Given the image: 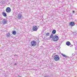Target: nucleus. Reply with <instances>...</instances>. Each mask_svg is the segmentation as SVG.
I'll use <instances>...</instances> for the list:
<instances>
[{
  "mask_svg": "<svg viewBox=\"0 0 77 77\" xmlns=\"http://www.w3.org/2000/svg\"><path fill=\"white\" fill-rule=\"evenodd\" d=\"M50 38H52V39H53L54 41L55 42L57 41V40H59V37L57 36V35H55L53 36L52 34H51L50 35Z\"/></svg>",
  "mask_w": 77,
  "mask_h": 77,
  "instance_id": "f257e3e1",
  "label": "nucleus"
},
{
  "mask_svg": "<svg viewBox=\"0 0 77 77\" xmlns=\"http://www.w3.org/2000/svg\"><path fill=\"white\" fill-rule=\"evenodd\" d=\"M53 58L55 61H58L60 60V57L57 55H54Z\"/></svg>",
  "mask_w": 77,
  "mask_h": 77,
  "instance_id": "f03ea898",
  "label": "nucleus"
},
{
  "mask_svg": "<svg viewBox=\"0 0 77 77\" xmlns=\"http://www.w3.org/2000/svg\"><path fill=\"white\" fill-rule=\"evenodd\" d=\"M31 46H33V47L36 46V42L35 40L32 41L31 42Z\"/></svg>",
  "mask_w": 77,
  "mask_h": 77,
  "instance_id": "7ed1b4c3",
  "label": "nucleus"
},
{
  "mask_svg": "<svg viewBox=\"0 0 77 77\" xmlns=\"http://www.w3.org/2000/svg\"><path fill=\"white\" fill-rule=\"evenodd\" d=\"M17 19L19 20H21V19L23 18V15L20 13L18 14L17 17Z\"/></svg>",
  "mask_w": 77,
  "mask_h": 77,
  "instance_id": "20e7f679",
  "label": "nucleus"
},
{
  "mask_svg": "<svg viewBox=\"0 0 77 77\" xmlns=\"http://www.w3.org/2000/svg\"><path fill=\"white\" fill-rule=\"evenodd\" d=\"M32 30L33 31L36 32L38 30V27L34 25L32 27Z\"/></svg>",
  "mask_w": 77,
  "mask_h": 77,
  "instance_id": "39448f33",
  "label": "nucleus"
},
{
  "mask_svg": "<svg viewBox=\"0 0 77 77\" xmlns=\"http://www.w3.org/2000/svg\"><path fill=\"white\" fill-rule=\"evenodd\" d=\"M11 8L10 7H7L6 9V11L7 12V13H9V12H11Z\"/></svg>",
  "mask_w": 77,
  "mask_h": 77,
  "instance_id": "423d86ee",
  "label": "nucleus"
},
{
  "mask_svg": "<svg viewBox=\"0 0 77 77\" xmlns=\"http://www.w3.org/2000/svg\"><path fill=\"white\" fill-rule=\"evenodd\" d=\"M8 23V20H6V19H4L2 21V23L3 24H7Z\"/></svg>",
  "mask_w": 77,
  "mask_h": 77,
  "instance_id": "0eeeda50",
  "label": "nucleus"
},
{
  "mask_svg": "<svg viewBox=\"0 0 77 77\" xmlns=\"http://www.w3.org/2000/svg\"><path fill=\"white\" fill-rule=\"evenodd\" d=\"M70 25L71 26H74L75 25V23L74 22H71L70 23Z\"/></svg>",
  "mask_w": 77,
  "mask_h": 77,
  "instance_id": "6e6552de",
  "label": "nucleus"
},
{
  "mask_svg": "<svg viewBox=\"0 0 77 77\" xmlns=\"http://www.w3.org/2000/svg\"><path fill=\"white\" fill-rule=\"evenodd\" d=\"M66 44L68 46H69L71 45V43L69 41H67L66 42Z\"/></svg>",
  "mask_w": 77,
  "mask_h": 77,
  "instance_id": "1a4fd4ad",
  "label": "nucleus"
},
{
  "mask_svg": "<svg viewBox=\"0 0 77 77\" xmlns=\"http://www.w3.org/2000/svg\"><path fill=\"white\" fill-rule=\"evenodd\" d=\"M2 14L4 16V17H7V14H6V13L5 12V11H4L3 12H2Z\"/></svg>",
  "mask_w": 77,
  "mask_h": 77,
  "instance_id": "9d476101",
  "label": "nucleus"
},
{
  "mask_svg": "<svg viewBox=\"0 0 77 77\" xmlns=\"http://www.w3.org/2000/svg\"><path fill=\"white\" fill-rule=\"evenodd\" d=\"M56 33V31L55 30H52L51 34L53 35V34H55Z\"/></svg>",
  "mask_w": 77,
  "mask_h": 77,
  "instance_id": "9b49d317",
  "label": "nucleus"
},
{
  "mask_svg": "<svg viewBox=\"0 0 77 77\" xmlns=\"http://www.w3.org/2000/svg\"><path fill=\"white\" fill-rule=\"evenodd\" d=\"M63 56V57H66V58H67V57H69L63 54H61Z\"/></svg>",
  "mask_w": 77,
  "mask_h": 77,
  "instance_id": "f8f14e48",
  "label": "nucleus"
},
{
  "mask_svg": "<svg viewBox=\"0 0 77 77\" xmlns=\"http://www.w3.org/2000/svg\"><path fill=\"white\" fill-rule=\"evenodd\" d=\"M12 34L13 35H16V33H17V32H16V31H12Z\"/></svg>",
  "mask_w": 77,
  "mask_h": 77,
  "instance_id": "ddd939ff",
  "label": "nucleus"
},
{
  "mask_svg": "<svg viewBox=\"0 0 77 77\" xmlns=\"http://www.w3.org/2000/svg\"><path fill=\"white\" fill-rule=\"evenodd\" d=\"M7 36L8 38H10V37H11V34H10V33H9L7 34Z\"/></svg>",
  "mask_w": 77,
  "mask_h": 77,
  "instance_id": "4468645a",
  "label": "nucleus"
},
{
  "mask_svg": "<svg viewBox=\"0 0 77 77\" xmlns=\"http://www.w3.org/2000/svg\"><path fill=\"white\" fill-rule=\"evenodd\" d=\"M50 35V33L49 32L47 33L46 34V36H49Z\"/></svg>",
  "mask_w": 77,
  "mask_h": 77,
  "instance_id": "2eb2a0df",
  "label": "nucleus"
},
{
  "mask_svg": "<svg viewBox=\"0 0 77 77\" xmlns=\"http://www.w3.org/2000/svg\"><path fill=\"white\" fill-rule=\"evenodd\" d=\"M14 65L15 66H17V63H14Z\"/></svg>",
  "mask_w": 77,
  "mask_h": 77,
  "instance_id": "dca6fc26",
  "label": "nucleus"
},
{
  "mask_svg": "<svg viewBox=\"0 0 77 77\" xmlns=\"http://www.w3.org/2000/svg\"><path fill=\"white\" fill-rule=\"evenodd\" d=\"M45 77H50V76L49 75H47L45 76Z\"/></svg>",
  "mask_w": 77,
  "mask_h": 77,
  "instance_id": "f3484780",
  "label": "nucleus"
},
{
  "mask_svg": "<svg viewBox=\"0 0 77 77\" xmlns=\"http://www.w3.org/2000/svg\"><path fill=\"white\" fill-rule=\"evenodd\" d=\"M73 46V45H71L70 46V47H72V46Z\"/></svg>",
  "mask_w": 77,
  "mask_h": 77,
  "instance_id": "a211bd4d",
  "label": "nucleus"
},
{
  "mask_svg": "<svg viewBox=\"0 0 77 77\" xmlns=\"http://www.w3.org/2000/svg\"><path fill=\"white\" fill-rule=\"evenodd\" d=\"M74 12H75V11H72V13H74Z\"/></svg>",
  "mask_w": 77,
  "mask_h": 77,
  "instance_id": "6ab92c4d",
  "label": "nucleus"
},
{
  "mask_svg": "<svg viewBox=\"0 0 77 77\" xmlns=\"http://www.w3.org/2000/svg\"><path fill=\"white\" fill-rule=\"evenodd\" d=\"M17 77H21V76H20V75H19Z\"/></svg>",
  "mask_w": 77,
  "mask_h": 77,
  "instance_id": "aec40b11",
  "label": "nucleus"
},
{
  "mask_svg": "<svg viewBox=\"0 0 77 77\" xmlns=\"http://www.w3.org/2000/svg\"><path fill=\"white\" fill-rule=\"evenodd\" d=\"M17 56V55H14V56Z\"/></svg>",
  "mask_w": 77,
  "mask_h": 77,
  "instance_id": "412c9836",
  "label": "nucleus"
},
{
  "mask_svg": "<svg viewBox=\"0 0 77 77\" xmlns=\"http://www.w3.org/2000/svg\"><path fill=\"white\" fill-rule=\"evenodd\" d=\"M55 54H56L54 53V55H55Z\"/></svg>",
  "mask_w": 77,
  "mask_h": 77,
  "instance_id": "4be33fe9",
  "label": "nucleus"
},
{
  "mask_svg": "<svg viewBox=\"0 0 77 77\" xmlns=\"http://www.w3.org/2000/svg\"><path fill=\"white\" fill-rule=\"evenodd\" d=\"M52 57H53V55H52Z\"/></svg>",
  "mask_w": 77,
  "mask_h": 77,
  "instance_id": "5701e85b",
  "label": "nucleus"
},
{
  "mask_svg": "<svg viewBox=\"0 0 77 77\" xmlns=\"http://www.w3.org/2000/svg\"><path fill=\"white\" fill-rule=\"evenodd\" d=\"M75 48H76L75 47Z\"/></svg>",
  "mask_w": 77,
  "mask_h": 77,
  "instance_id": "b1692460",
  "label": "nucleus"
}]
</instances>
